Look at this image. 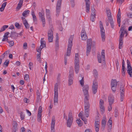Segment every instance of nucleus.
I'll return each instance as SVG.
<instances>
[{
  "label": "nucleus",
  "instance_id": "obj_1",
  "mask_svg": "<svg viewBox=\"0 0 132 132\" xmlns=\"http://www.w3.org/2000/svg\"><path fill=\"white\" fill-rule=\"evenodd\" d=\"M89 88V86L87 85H85L83 87V92L85 96L84 109H89L90 108V105L89 102V96L88 92Z\"/></svg>",
  "mask_w": 132,
  "mask_h": 132
},
{
  "label": "nucleus",
  "instance_id": "obj_2",
  "mask_svg": "<svg viewBox=\"0 0 132 132\" xmlns=\"http://www.w3.org/2000/svg\"><path fill=\"white\" fill-rule=\"evenodd\" d=\"M73 36H71L69 39V43L68 46V48L67 53V56H69L71 53V50L72 46V40Z\"/></svg>",
  "mask_w": 132,
  "mask_h": 132
},
{
  "label": "nucleus",
  "instance_id": "obj_3",
  "mask_svg": "<svg viewBox=\"0 0 132 132\" xmlns=\"http://www.w3.org/2000/svg\"><path fill=\"white\" fill-rule=\"evenodd\" d=\"M67 120V126L68 127L70 128L71 126L73 120V117L72 112L70 111L68 115V119Z\"/></svg>",
  "mask_w": 132,
  "mask_h": 132
},
{
  "label": "nucleus",
  "instance_id": "obj_4",
  "mask_svg": "<svg viewBox=\"0 0 132 132\" xmlns=\"http://www.w3.org/2000/svg\"><path fill=\"white\" fill-rule=\"evenodd\" d=\"M54 105H55L56 103L57 104L58 102V85L57 83L55 85L54 88Z\"/></svg>",
  "mask_w": 132,
  "mask_h": 132
},
{
  "label": "nucleus",
  "instance_id": "obj_5",
  "mask_svg": "<svg viewBox=\"0 0 132 132\" xmlns=\"http://www.w3.org/2000/svg\"><path fill=\"white\" fill-rule=\"evenodd\" d=\"M101 54V55L100 53L98 54L97 57L98 61L99 63H101L102 60L103 62L105 63V58L104 50H102Z\"/></svg>",
  "mask_w": 132,
  "mask_h": 132
},
{
  "label": "nucleus",
  "instance_id": "obj_6",
  "mask_svg": "<svg viewBox=\"0 0 132 132\" xmlns=\"http://www.w3.org/2000/svg\"><path fill=\"white\" fill-rule=\"evenodd\" d=\"M99 27L100 28V32L102 41L104 42L105 40V30L102 22L101 21L99 22Z\"/></svg>",
  "mask_w": 132,
  "mask_h": 132
},
{
  "label": "nucleus",
  "instance_id": "obj_7",
  "mask_svg": "<svg viewBox=\"0 0 132 132\" xmlns=\"http://www.w3.org/2000/svg\"><path fill=\"white\" fill-rule=\"evenodd\" d=\"M108 100L109 106L108 108V110L110 111L112 110V105L114 101V97L112 94H109L108 97Z\"/></svg>",
  "mask_w": 132,
  "mask_h": 132
},
{
  "label": "nucleus",
  "instance_id": "obj_8",
  "mask_svg": "<svg viewBox=\"0 0 132 132\" xmlns=\"http://www.w3.org/2000/svg\"><path fill=\"white\" fill-rule=\"evenodd\" d=\"M108 20L110 24L111 27L112 29L114 28V22L112 17L111 12L110 9H108Z\"/></svg>",
  "mask_w": 132,
  "mask_h": 132
},
{
  "label": "nucleus",
  "instance_id": "obj_9",
  "mask_svg": "<svg viewBox=\"0 0 132 132\" xmlns=\"http://www.w3.org/2000/svg\"><path fill=\"white\" fill-rule=\"evenodd\" d=\"M121 33L120 36V38L119 40V49H121L122 47V45L123 44V38L124 34L126 33V31H121Z\"/></svg>",
  "mask_w": 132,
  "mask_h": 132
},
{
  "label": "nucleus",
  "instance_id": "obj_10",
  "mask_svg": "<svg viewBox=\"0 0 132 132\" xmlns=\"http://www.w3.org/2000/svg\"><path fill=\"white\" fill-rule=\"evenodd\" d=\"M98 84L96 79H95L93 82L92 90L94 94H95L97 91Z\"/></svg>",
  "mask_w": 132,
  "mask_h": 132
},
{
  "label": "nucleus",
  "instance_id": "obj_11",
  "mask_svg": "<svg viewBox=\"0 0 132 132\" xmlns=\"http://www.w3.org/2000/svg\"><path fill=\"white\" fill-rule=\"evenodd\" d=\"M127 68L128 70L127 71L130 77H132V68L130 62L128 60H127Z\"/></svg>",
  "mask_w": 132,
  "mask_h": 132
},
{
  "label": "nucleus",
  "instance_id": "obj_12",
  "mask_svg": "<svg viewBox=\"0 0 132 132\" xmlns=\"http://www.w3.org/2000/svg\"><path fill=\"white\" fill-rule=\"evenodd\" d=\"M41 45L40 47H38L36 49L37 51L38 50L41 51L42 49L46 47V43L44 41V38H42L40 40Z\"/></svg>",
  "mask_w": 132,
  "mask_h": 132
},
{
  "label": "nucleus",
  "instance_id": "obj_13",
  "mask_svg": "<svg viewBox=\"0 0 132 132\" xmlns=\"http://www.w3.org/2000/svg\"><path fill=\"white\" fill-rule=\"evenodd\" d=\"M39 17L41 19L42 21V25L43 27L45 26V19L44 18V13H41L39 12Z\"/></svg>",
  "mask_w": 132,
  "mask_h": 132
},
{
  "label": "nucleus",
  "instance_id": "obj_14",
  "mask_svg": "<svg viewBox=\"0 0 132 132\" xmlns=\"http://www.w3.org/2000/svg\"><path fill=\"white\" fill-rule=\"evenodd\" d=\"M124 88L123 87L121 86L120 87V101H123L124 97V92L123 91Z\"/></svg>",
  "mask_w": 132,
  "mask_h": 132
},
{
  "label": "nucleus",
  "instance_id": "obj_15",
  "mask_svg": "<svg viewBox=\"0 0 132 132\" xmlns=\"http://www.w3.org/2000/svg\"><path fill=\"white\" fill-rule=\"evenodd\" d=\"M81 37L82 39L83 40H86L87 38L86 31L84 28L82 29V30Z\"/></svg>",
  "mask_w": 132,
  "mask_h": 132
},
{
  "label": "nucleus",
  "instance_id": "obj_16",
  "mask_svg": "<svg viewBox=\"0 0 132 132\" xmlns=\"http://www.w3.org/2000/svg\"><path fill=\"white\" fill-rule=\"evenodd\" d=\"M22 19V20L23 22L24 26L26 29H28L29 27V25L26 19L25 18L23 17H21Z\"/></svg>",
  "mask_w": 132,
  "mask_h": 132
},
{
  "label": "nucleus",
  "instance_id": "obj_17",
  "mask_svg": "<svg viewBox=\"0 0 132 132\" xmlns=\"http://www.w3.org/2000/svg\"><path fill=\"white\" fill-rule=\"evenodd\" d=\"M112 122V118L110 117L108 121V123L109 124V125L108 127V131L110 132L111 131Z\"/></svg>",
  "mask_w": 132,
  "mask_h": 132
},
{
  "label": "nucleus",
  "instance_id": "obj_18",
  "mask_svg": "<svg viewBox=\"0 0 132 132\" xmlns=\"http://www.w3.org/2000/svg\"><path fill=\"white\" fill-rule=\"evenodd\" d=\"M86 2V11L87 13H88L89 12V6L90 4L89 3V0H85Z\"/></svg>",
  "mask_w": 132,
  "mask_h": 132
},
{
  "label": "nucleus",
  "instance_id": "obj_19",
  "mask_svg": "<svg viewBox=\"0 0 132 132\" xmlns=\"http://www.w3.org/2000/svg\"><path fill=\"white\" fill-rule=\"evenodd\" d=\"M104 103L103 100L101 99L100 100V105L101 110L102 112H104Z\"/></svg>",
  "mask_w": 132,
  "mask_h": 132
},
{
  "label": "nucleus",
  "instance_id": "obj_20",
  "mask_svg": "<svg viewBox=\"0 0 132 132\" xmlns=\"http://www.w3.org/2000/svg\"><path fill=\"white\" fill-rule=\"evenodd\" d=\"M55 123V120L54 118H52V122L51 125V128L52 131L55 130L54 126Z\"/></svg>",
  "mask_w": 132,
  "mask_h": 132
},
{
  "label": "nucleus",
  "instance_id": "obj_21",
  "mask_svg": "<svg viewBox=\"0 0 132 132\" xmlns=\"http://www.w3.org/2000/svg\"><path fill=\"white\" fill-rule=\"evenodd\" d=\"M74 75L73 70V69H71L69 72V75L68 76L69 79L73 80V76Z\"/></svg>",
  "mask_w": 132,
  "mask_h": 132
},
{
  "label": "nucleus",
  "instance_id": "obj_22",
  "mask_svg": "<svg viewBox=\"0 0 132 132\" xmlns=\"http://www.w3.org/2000/svg\"><path fill=\"white\" fill-rule=\"evenodd\" d=\"M54 30V29L52 27L48 31V36H53V31Z\"/></svg>",
  "mask_w": 132,
  "mask_h": 132
},
{
  "label": "nucleus",
  "instance_id": "obj_23",
  "mask_svg": "<svg viewBox=\"0 0 132 132\" xmlns=\"http://www.w3.org/2000/svg\"><path fill=\"white\" fill-rule=\"evenodd\" d=\"M117 82L116 79H112L111 82V86H117Z\"/></svg>",
  "mask_w": 132,
  "mask_h": 132
},
{
  "label": "nucleus",
  "instance_id": "obj_24",
  "mask_svg": "<svg viewBox=\"0 0 132 132\" xmlns=\"http://www.w3.org/2000/svg\"><path fill=\"white\" fill-rule=\"evenodd\" d=\"M89 109H84L85 115L86 117H89Z\"/></svg>",
  "mask_w": 132,
  "mask_h": 132
},
{
  "label": "nucleus",
  "instance_id": "obj_25",
  "mask_svg": "<svg viewBox=\"0 0 132 132\" xmlns=\"http://www.w3.org/2000/svg\"><path fill=\"white\" fill-rule=\"evenodd\" d=\"M91 46H87L86 55L88 56L91 50Z\"/></svg>",
  "mask_w": 132,
  "mask_h": 132
},
{
  "label": "nucleus",
  "instance_id": "obj_26",
  "mask_svg": "<svg viewBox=\"0 0 132 132\" xmlns=\"http://www.w3.org/2000/svg\"><path fill=\"white\" fill-rule=\"evenodd\" d=\"M106 122V121L105 119H103L102 122V128L104 129L105 128Z\"/></svg>",
  "mask_w": 132,
  "mask_h": 132
},
{
  "label": "nucleus",
  "instance_id": "obj_27",
  "mask_svg": "<svg viewBox=\"0 0 132 132\" xmlns=\"http://www.w3.org/2000/svg\"><path fill=\"white\" fill-rule=\"evenodd\" d=\"M18 35V34L16 33L15 31L12 32L11 33L10 36L14 37H17Z\"/></svg>",
  "mask_w": 132,
  "mask_h": 132
},
{
  "label": "nucleus",
  "instance_id": "obj_28",
  "mask_svg": "<svg viewBox=\"0 0 132 132\" xmlns=\"http://www.w3.org/2000/svg\"><path fill=\"white\" fill-rule=\"evenodd\" d=\"M31 14L32 16L33 21L34 22L36 21H37V18L35 15L34 12V11H32Z\"/></svg>",
  "mask_w": 132,
  "mask_h": 132
},
{
  "label": "nucleus",
  "instance_id": "obj_29",
  "mask_svg": "<svg viewBox=\"0 0 132 132\" xmlns=\"http://www.w3.org/2000/svg\"><path fill=\"white\" fill-rule=\"evenodd\" d=\"M7 2H5L3 3L1 7L0 8V10L1 12H3V11L5 7Z\"/></svg>",
  "mask_w": 132,
  "mask_h": 132
},
{
  "label": "nucleus",
  "instance_id": "obj_30",
  "mask_svg": "<svg viewBox=\"0 0 132 132\" xmlns=\"http://www.w3.org/2000/svg\"><path fill=\"white\" fill-rule=\"evenodd\" d=\"M30 12V11L29 10H26L24 11L22 13V15L26 17L27 16V15Z\"/></svg>",
  "mask_w": 132,
  "mask_h": 132
},
{
  "label": "nucleus",
  "instance_id": "obj_31",
  "mask_svg": "<svg viewBox=\"0 0 132 132\" xmlns=\"http://www.w3.org/2000/svg\"><path fill=\"white\" fill-rule=\"evenodd\" d=\"M75 71L76 73H78L79 72V65H75Z\"/></svg>",
  "mask_w": 132,
  "mask_h": 132
},
{
  "label": "nucleus",
  "instance_id": "obj_32",
  "mask_svg": "<svg viewBox=\"0 0 132 132\" xmlns=\"http://www.w3.org/2000/svg\"><path fill=\"white\" fill-rule=\"evenodd\" d=\"M42 113H38L37 115V120L39 122H41Z\"/></svg>",
  "mask_w": 132,
  "mask_h": 132
},
{
  "label": "nucleus",
  "instance_id": "obj_33",
  "mask_svg": "<svg viewBox=\"0 0 132 132\" xmlns=\"http://www.w3.org/2000/svg\"><path fill=\"white\" fill-rule=\"evenodd\" d=\"M7 42L10 44L9 46L10 47L13 46L14 45V43L13 41H11L7 39Z\"/></svg>",
  "mask_w": 132,
  "mask_h": 132
},
{
  "label": "nucleus",
  "instance_id": "obj_34",
  "mask_svg": "<svg viewBox=\"0 0 132 132\" xmlns=\"http://www.w3.org/2000/svg\"><path fill=\"white\" fill-rule=\"evenodd\" d=\"M92 40L91 39H88L87 40V45L92 46Z\"/></svg>",
  "mask_w": 132,
  "mask_h": 132
},
{
  "label": "nucleus",
  "instance_id": "obj_35",
  "mask_svg": "<svg viewBox=\"0 0 132 132\" xmlns=\"http://www.w3.org/2000/svg\"><path fill=\"white\" fill-rule=\"evenodd\" d=\"M39 53V54L37 55V59L38 61H40L41 59V51L38 50L37 51Z\"/></svg>",
  "mask_w": 132,
  "mask_h": 132
},
{
  "label": "nucleus",
  "instance_id": "obj_36",
  "mask_svg": "<svg viewBox=\"0 0 132 132\" xmlns=\"http://www.w3.org/2000/svg\"><path fill=\"white\" fill-rule=\"evenodd\" d=\"M8 27V25H4L1 29L0 30V32L4 31L5 29Z\"/></svg>",
  "mask_w": 132,
  "mask_h": 132
},
{
  "label": "nucleus",
  "instance_id": "obj_37",
  "mask_svg": "<svg viewBox=\"0 0 132 132\" xmlns=\"http://www.w3.org/2000/svg\"><path fill=\"white\" fill-rule=\"evenodd\" d=\"M91 15H96V11L94 7H92L91 9Z\"/></svg>",
  "mask_w": 132,
  "mask_h": 132
},
{
  "label": "nucleus",
  "instance_id": "obj_38",
  "mask_svg": "<svg viewBox=\"0 0 132 132\" xmlns=\"http://www.w3.org/2000/svg\"><path fill=\"white\" fill-rule=\"evenodd\" d=\"M70 2L72 7H74L75 5V0H70Z\"/></svg>",
  "mask_w": 132,
  "mask_h": 132
},
{
  "label": "nucleus",
  "instance_id": "obj_39",
  "mask_svg": "<svg viewBox=\"0 0 132 132\" xmlns=\"http://www.w3.org/2000/svg\"><path fill=\"white\" fill-rule=\"evenodd\" d=\"M96 15H91L90 17V20L92 22H94V21L95 19L96 18L95 16Z\"/></svg>",
  "mask_w": 132,
  "mask_h": 132
},
{
  "label": "nucleus",
  "instance_id": "obj_40",
  "mask_svg": "<svg viewBox=\"0 0 132 132\" xmlns=\"http://www.w3.org/2000/svg\"><path fill=\"white\" fill-rule=\"evenodd\" d=\"M76 122L78 124L79 126L81 127L82 126V123H81V120H80V119L77 120H76Z\"/></svg>",
  "mask_w": 132,
  "mask_h": 132
},
{
  "label": "nucleus",
  "instance_id": "obj_41",
  "mask_svg": "<svg viewBox=\"0 0 132 132\" xmlns=\"http://www.w3.org/2000/svg\"><path fill=\"white\" fill-rule=\"evenodd\" d=\"M62 0H58L57 4L56 7H61Z\"/></svg>",
  "mask_w": 132,
  "mask_h": 132
},
{
  "label": "nucleus",
  "instance_id": "obj_42",
  "mask_svg": "<svg viewBox=\"0 0 132 132\" xmlns=\"http://www.w3.org/2000/svg\"><path fill=\"white\" fill-rule=\"evenodd\" d=\"M41 98L42 96H41L40 94L37 95V102H40Z\"/></svg>",
  "mask_w": 132,
  "mask_h": 132
},
{
  "label": "nucleus",
  "instance_id": "obj_43",
  "mask_svg": "<svg viewBox=\"0 0 132 132\" xmlns=\"http://www.w3.org/2000/svg\"><path fill=\"white\" fill-rule=\"evenodd\" d=\"M48 39L50 42H52L53 41V36H48Z\"/></svg>",
  "mask_w": 132,
  "mask_h": 132
},
{
  "label": "nucleus",
  "instance_id": "obj_44",
  "mask_svg": "<svg viewBox=\"0 0 132 132\" xmlns=\"http://www.w3.org/2000/svg\"><path fill=\"white\" fill-rule=\"evenodd\" d=\"M24 79L26 81H28L29 79V75L27 74L25 75L24 76Z\"/></svg>",
  "mask_w": 132,
  "mask_h": 132
},
{
  "label": "nucleus",
  "instance_id": "obj_45",
  "mask_svg": "<svg viewBox=\"0 0 132 132\" xmlns=\"http://www.w3.org/2000/svg\"><path fill=\"white\" fill-rule=\"evenodd\" d=\"M22 5V4L18 3L16 8V11L19 10L21 8Z\"/></svg>",
  "mask_w": 132,
  "mask_h": 132
},
{
  "label": "nucleus",
  "instance_id": "obj_46",
  "mask_svg": "<svg viewBox=\"0 0 132 132\" xmlns=\"http://www.w3.org/2000/svg\"><path fill=\"white\" fill-rule=\"evenodd\" d=\"M24 115L23 114V112H21L20 113V118L21 119V120H23L24 119Z\"/></svg>",
  "mask_w": 132,
  "mask_h": 132
},
{
  "label": "nucleus",
  "instance_id": "obj_47",
  "mask_svg": "<svg viewBox=\"0 0 132 132\" xmlns=\"http://www.w3.org/2000/svg\"><path fill=\"white\" fill-rule=\"evenodd\" d=\"M100 122L98 121H95V127H99Z\"/></svg>",
  "mask_w": 132,
  "mask_h": 132
},
{
  "label": "nucleus",
  "instance_id": "obj_48",
  "mask_svg": "<svg viewBox=\"0 0 132 132\" xmlns=\"http://www.w3.org/2000/svg\"><path fill=\"white\" fill-rule=\"evenodd\" d=\"M117 86H111V89L113 93L115 92Z\"/></svg>",
  "mask_w": 132,
  "mask_h": 132
},
{
  "label": "nucleus",
  "instance_id": "obj_49",
  "mask_svg": "<svg viewBox=\"0 0 132 132\" xmlns=\"http://www.w3.org/2000/svg\"><path fill=\"white\" fill-rule=\"evenodd\" d=\"M79 59H76L75 60V65H79Z\"/></svg>",
  "mask_w": 132,
  "mask_h": 132
},
{
  "label": "nucleus",
  "instance_id": "obj_50",
  "mask_svg": "<svg viewBox=\"0 0 132 132\" xmlns=\"http://www.w3.org/2000/svg\"><path fill=\"white\" fill-rule=\"evenodd\" d=\"M93 73L94 76L96 78L97 77L98 75V73L97 71L96 70H94L93 71Z\"/></svg>",
  "mask_w": 132,
  "mask_h": 132
},
{
  "label": "nucleus",
  "instance_id": "obj_51",
  "mask_svg": "<svg viewBox=\"0 0 132 132\" xmlns=\"http://www.w3.org/2000/svg\"><path fill=\"white\" fill-rule=\"evenodd\" d=\"M9 63V60H6L4 63V64L6 66H8Z\"/></svg>",
  "mask_w": 132,
  "mask_h": 132
},
{
  "label": "nucleus",
  "instance_id": "obj_52",
  "mask_svg": "<svg viewBox=\"0 0 132 132\" xmlns=\"http://www.w3.org/2000/svg\"><path fill=\"white\" fill-rule=\"evenodd\" d=\"M73 80L71 79H69L68 80V85L69 86H70L73 83Z\"/></svg>",
  "mask_w": 132,
  "mask_h": 132
},
{
  "label": "nucleus",
  "instance_id": "obj_53",
  "mask_svg": "<svg viewBox=\"0 0 132 132\" xmlns=\"http://www.w3.org/2000/svg\"><path fill=\"white\" fill-rule=\"evenodd\" d=\"M46 16L50 15V10L49 9H46Z\"/></svg>",
  "mask_w": 132,
  "mask_h": 132
},
{
  "label": "nucleus",
  "instance_id": "obj_54",
  "mask_svg": "<svg viewBox=\"0 0 132 132\" xmlns=\"http://www.w3.org/2000/svg\"><path fill=\"white\" fill-rule=\"evenodd\" d=\"M55 45L56 48V49L58 48L59 47V40H56Z\"/></svg>",
  "mask_w": 132,
  "mask_h": 132
},
{
  "label": "nucleus",
  "instance_id": "obj_55",
  "mask_svg": "<svg viewBox=\"0 0 132 132\" xmlns=\"http://www.w3.org/2000/svg\"><path fill=\"white\" fill-rule=\"evenodd\" d=\"M114 112L115 113L114 116L115 117H117L118 115V110L116 109H115Z\"/></svg>",
  "mask_w": 132,
  "mask_h": 132
},
{
  "label": "nucleus",
  "instance_id": "obj_56",
  "mask_svg": "<svg viewBox=\"0 0 132 132\" xmlns=\"http://www.w3.org/2000/svg\"><path fill=\"white\" fill-rule=\"evenodd\" d=\"M121 11H118V13L117 15V19H120L121 18Z\"/></svg>",
  "mask_w": 132,
  "mask_h": 132
},
{
  "label": "nucleus",
  "instance_id": "obj_57",
  "mask_svg": "<svg viewBox=\"0 0 132 132\" xmlns=\"http://www.w3.org/2000/svg\"><path fill=\"white\" fill-rule=\"evenodd\" d=\"M42 108L41 106H39L38 109V113H42Z\"/></svg>",
  "mask_w": 132,
  "mask_h": 132
},
{
  "label": "nucleus",
  "instance_id": "obj_58",
  "mask_svg": "<svg viewBox=\"0 0 132 132\" xmlns=\"http://www.w3.org/2000/svg\"><path fill=\"white\" fill-rule=\"evenodd\" d=\"M23 48L24 49H26L27 48V43H24L23 45Z\"/></svg>",
  "mask_w": 132,
  "mask_h": 132
},
{
  "label": "nucleus",
  "instance_id": "obj_59",
  "mask_svg": "<svg viewBox=\"0 0 132 132\" xmlns=\"http://www.w3.org/2000/svg\"><path fill=\"white\" fill-rule=\"evenodd\" d=\"M15 26L16 27L18 28H19V27H20V26L19 24L17 22H16L15 23Z\"/></svg>",
  "mask_w": 132,
  "mask_h": 132
},
{
  "label": "nucleus",
  "instance_id": "obj_60",
  "mask_svg": "<svg viewBox=\"0 0 132 132\" xmlns=\"http://www.w3.org/2000/svg\"><path fill=\"white\" fill-rule=\"evenodd\" d=\"M128 17L130 18H132V13H129L127 14Z\"/></svg>",
  "mask_w": 132,
  "mask_h": 132
},
{
  "label": "nucleus",
  "instance_id": "obj_61",
  "mask_svg": "<svg viewBox=\"0 0 132 132\" xmlns=\"http://www.w3.org/2000/svg\"><path fill=\"white\" fill-rule=\"evenodd\" d=\"M117 19V22L118 24V26L119 27H120V22H121L120 19Z\"/></svg>",
  "mask_w": 132,
  "mask_h": 132
},
{
  "label": "nucleus",
  "instance_id": "obj_62",
  "mask_svg": "<svg viewBox=\"0 0 132 132\" xmlns=\"http://www.w3.org/2000/svg\"><path fill=\"white\" fill-rule=\"evenodd\" d=\"M125 0H117V2H118L119 3H120V4H121Z\"/></svg>",
  "mask_w": 132,
  "mask_h": 132
},
{
  "label": "nucleus",
  "instance_id": "obj_63",
  "mask_svg": "<svg viewBox=\"0 0 132 132\" xmlns=\"http://www.w3.org/2000/svg\"><path fill=\"white\" fill-rule=\"evenodd\" d=\"M79 59V54L78 53H76L75 54V59Z\"/></svg>",
  "mask_w": 132,
  "mask_h": 132
},
{
  "label": "nucleus",
  "instance_id": "obj_64",
  "mask_svg": "<svg viewBox=\"0 0 132 132\" xmlns=\"http://www.w3.org/2000/svg\"><path fill=\"white\" fill-rule=\"evenodd\" d=\"M125 28V27L122 25L121 27V28L120 29V31H125L124 30V29Z\"/></svg>",
  "mask_w": 132,
  "mask_h": 132
}]
</instances>
